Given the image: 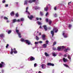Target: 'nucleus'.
<instances>
[{
  "label": "nucleus",
  "mask_w": 73,
  "mask_h": 73,
  "mask_svg": "<svg viewBox=\"0 0 73 73\" xmlns=\"http://www.w3.org/2000/svg\"><path fill=\"white\" fill-rule=\"evenodd\" d=\"M49 15V13L48 12H47L46 14V16H47L48 15Z\"/></svg>",
  "instance_id": "c03bdc74"
},
{
  "label": "nucleus",
  "mask_w": 73,
  "mask_h": 73,
  "mask_svg": "<svg viewBox=\"0 0 73 73\" xmlns=\"http://www.w3.org/2000/svg\"><path fill=\"white\" fill-rule=\"evenodd\" d=\"M28 17L30 19V20H32V19L33 18V16L32 15H31L30 17H29V15H28Z\"/></svg>",
  "instance_id": "20e7f679"
},
{
  "label": "nucleus",
  "mask_w": 73,
  "mask_h": 73,
  "mask_svg": "<svg viewBox=\"0 0 73 73\" xmlns=\"http://www.w3.org/2000/svg\"><path fill=\"white\" fill-rule=\"evenodd\" d=\"M10 15L11 16H14L15 15V13H14V12L12 11L10 13Z\"/></svg>",
  "instance_id": "4468645a"
},
{
  "label": "nucleus",
  "mask_w": 73,
  "mask_h": 73,
  "mask_svg": "<svg viewBox=\"0 0 73 73\" xmlns=\"http://www.w3.org/2000/svg\"><path fill=\"white\" fill-rule=\"evenodd\" d=\"M45 35H42V39H43V40H45Z\"/></svg>",
  "instance_id": "2eb2a0df"
},
{
  "label": "nucleus",
  "mask_w": 73,
  "mask_h": 73,
  "mask_svg": "<svg viewBox=\"0 0 73 73\" xmlns=\"http://www.w3.org/2000/svg\"><path fill=\"white\" fill-rule=\"evenodd\" d=\"M2 3H5V0H3Z\"/></svg>",
  "instance_id": "a19ab883"
},
{
  "label": "nucleus",
  "mask_w": 73,
  "mask_h": 73,
  "mask_svg": "<svg viewBox=\"0 0 73 73\" xmlns=\"http://www.w3.org/2000/svg\"><path fill=\"white\" fill-rule=\"evenodd\" d=\"M0 37H4V34H2L0 35Z\"/></svg>",
  "instance_id": "4be33fe9"
},
{
  "label": "nucleus",
  "mask_w": 73,
  "mask_h": 73,
  "mask_svg": "<svg viewBox=\"0 0 73 73\" xmlns=\"http://www.w3.org/2000/svg\"><path fill=\"white\" fill-rule=\"evenodd\" d=\"M21 41L22 42H26V44H27L28 45H30L31 44V43L30 42V41L28 40H25L23 38H21Z\"/></svg>",
  "instance_id": "f257e3e1"
},
{
  "label": "nucleus",
  "mask_w": 73,
  "mask_h": 73,
  "mask_svg": "<svg viewBox=\"0 0 73 73\" xmlns=\"http://www.w3.org/2000/svg\"><path fill=\"white\" fill-rule=\"evenodd\" d=\"M51 33L52 35V37H53L54 36V31L53 30L51 31Z\"/></svg>",
  "instance_id": "0eeeda50"
},
{
  "label": "nucleus",
  "mask_w": 73,
  "mask_h": 73,
  "mask_svg": "<svg viewBox=\"0 0 73 73\" xmlns=\"http://www.w3.org/2000/svg\"><path fill=\"white\" fill-rule=\"evenodd\" d=\"M51 63H48L47 64V65L48 66H51Z\"/></svg>",
  "instance_id": "e433bc0d"
},
{
  "label": "nucleus",
  "mask_w": 73,
  "mask_h": 73,
  "mask_svg": "<svg viewBox=\"0 0 73 73\" xmlns=\"http://www.w3.org/2000/svg\"><path fill=\"white\" fill-rule=\"evenodd\" d=\"M52 20H49V22H48V24L50 25H51V24H52Z\"/></svg>",
  "instance_id": "ddd939ff"
},
{
  "label": "nucleus",
  "mask_w": 73,
  "mask_h": 73,
  "mask_svg": "<svg viewBox=\"0 0 73 73\" xmlns=\"http://www.w3.org/2000/svg\"><path fill=\"white\" fill-rule=\"evenodd\" d=\"M72 27V25H69V26H68V27H69V28H70V27Z\"/></svg>",
  "instance_id": "3c124183"
},
{
  "label": "nucleus",
  "mask_w": 73,
  "mask_h": 73,
  "mask_svg": "<svg viewBox=\"0 0 73 73\" xmlns=\"http://www.w3.org/2000/svg\"><path fill=\"white\" fill-rule=\"evenodd\" d=\"M67 50H70V49L69 48H67Z\"/></svg>",
  "instance_id": "bf43d9fd"
},
{
  "label": "nucleus",
  "mask_w": 73,
  "mask_h": 73,
  "mask_svg": "<svg viewBox=\"0 0 73 73\" xmlns=\"http://www.w3.org/2000/svg\"><path fill=\"white\" fill-rule=\"evenodd\" d=\"M5 7H8V4H7L5 5Z\"/></svg>",
  "instance_id": "09e8293b"
},
{
  "label": "nucleus",
  "mask_w": 73,
  "mask_h": 73,
  "mask_svg": "<svg viewBox=\"0 0 73 73\" xmlns=\"http://www.w3.org/2000/svg\"><path fill=\"white\" fill-rule=\"evenodd\" d=\"M62 48L63 49H64V48H65V47H64V46H62Z\"/></svg>",
  "instance_id": "680f3d73"
},
{
  "label": "nucleus",
  "mask_w": 73,
  "mask_h": 73,
  "mask_svg": "<svg viewBox=\"0 0 73 73\" xmlns=\"http://www.w3.org/2000/svg\"><path fill=\"white\" fill-rule=\"evenodd\" d=\"M20 20L21 21H24V19L23 18H21Z\"/></svg>",
  "instance_id": "ea45409f"
},
{
  "label": "nucleus",
  "mask_w": 73,
  "mask_h": 73,
  "mask_svg": "<svg viewBox=\"0 0 73 73\" xmlns=\"http://www.w3.org/2000/svg\"><path fill=\"white\" fill-rule=\"evenodd\" d=\"M26 11H25V12L26 13H28V15H30V13H29V12L28 11V7H27L26 8Z\"/></svg>",
  "instance_id": "6e6552de"
},
{
  "label": "nucleus",
  "mask_w": 73,
  "mask_h": 73,
  "mask_svg": "<svg viewBox=\"0 0 73 73\" xmlns=\"http://www.w3.org/2000/svg\"><path fill=\"white\" fill-rule=\"evenodd\" d=\"M54 9L55 11H56V10H57V7H54Z\"/></svg>",
  "instance_id": "37998d69"
},
{
  "label": "nucleus",
  "mask_w": 73,
  "mask_h": 73,
  "mask_svg": "<svg viewBox=\"0 0 73 73\" xmlns=\"http://www.w3.org/2000/svg\"><path fill=\"white\" fill-rule=\"evenodd\" d=\"M54 64H52L51 63V66H54Z\"/></svg>",
  "instance_id": "79ce46f5"
},
{
  "label": "nucleus",
  "mask_w": 73,
  "mask_h": 73,
  "mask_svg": "<svg viewBox=\"0 0 73 73\" xmlns=\"http://www.w3.org/2000/svg\"><path fill=\"white\" fill-rule=\"evenodd\" d=\"M36 19L37 20H39V18L38 17L36 18Z\"/></svg>",
  "instance_id": "4d7b16f0"
},
{
  "label": "nucleus",
  "mask_w": 73,
  "mask_h": 73,
  "mask_svg": "<svg viewBox=\"0 0 73 73\" xmlns=\"http://www.w3.org/2000/svg\"><path fill=\"white\" fill-rule=\"evenodd\" d=\"M15 16H16L17 17H19V14L18 13H17L15 14Z\"/></svg>",
  "instance_id": "c756f323"
},
{
  "label": "nucleus",
  "mask_w": 73,
  "mask_h": 73,
  "mask_svg": "<svg viewBox=\"0 0 73 73\" xmlns=\"http://www.w3.org/2000/svg\"><path fill=\"white\" fill-rule=\"evenodd\" d=\"M68 58L69 59H70V55H68Z\"/></svg>",
  "instance_id": "58836bf2"
},
{
  "label": "nucleus",
  "mask_w": 73,
  "mask_h": 73,
  "mask_svg": "<svg viewBox=\"0 0 73 73\" xmlns=\"http://www.w3.org/2000/svg\"><path fill=\"white\" fill-rule=\"evenodd\" d=\"M52 55L54 56V57H56V56H57V55L56 54V53L54 52L53 53H52Z\"/></svg>",
  "instance_id": "aec40b11"
},
{
  "label": "nucleus",
  "mask_w": 73,
  "mask_h": 73,
  "mask_svg": "<svg viewBox=\"0 0 73 73\" xmlns=\"http://www.w3.org/2000/svg\"><path fill=\"white\" fill-rule=\"evenodd\" d=\"M40 8L39 7H36L35 8V9H39Z\"/></svg>",
  "instance_id": "7c9ffc66"
},
{
  "label": "nucleus",
  "mask_w": 73,
  "mask_h": 73,
  "mask_svg": "<svg viewBox=\"0 0 73 73\" xmlns=\"http://www.w3.org/2000/svg\"><path fill=\"white\" fill-rule=\"evenodd\" d=\"M48 9V7H46V8H44V10L45 11H47Z\"/></svg>",
  "instance_id": "a211bd4d"
},
{
  "label": "nucleus",
  "mask_w": 73,
  "mask_h": 73,
  "mask_svg": "<svg viewBox=\"0 0 73 73\" xmlns=\"http://www.w3.org/2000/svg\"><path fill=\"white\" fill-rule=\"evenodd\" d=\"M37 65V64L36 63H35L34 64V67H36V66H36V65Z\"/></svg>",
  "instance_id": "8fccbe9b"
},
{
  "label": "nucleus",
  "mask_w": 73,
  "mask_h": 73,
  "mask_svg": "<svg viewBox=\"0 0 73 73\" xmlns=\"http://www.w3.org/2000/svg\"><path fill=\"white\" fill-rule=\"evenodd\" d=\"M39 28L40 29H42V28L41 27V26H40L39 27Z\"/></svg>",
  "instance_id": "69168bd1"
},
{
  "label": "nucleus",
  "mask_w": 73,
  "mask_h": 73,
  "mask_svg": "<svg viewBox=\"0 0 73 73\" xmlns=\"http://www.w3.org/2000/svg\"><path fill=\"white\" fill-rule=\"evenodd\" d=\"M35 58H33L32 56H31L30 57L31 61H35Z\"/></svg>",
  "instance_id": "39448f33"
},
{
  "label": "nucleus",
  "mask_w": 73,
  "mask_h": 73,
  "mask_svg": "<svg viewBox=\"0 0 73 73\" xmlns=\"http://www.w3.org/2000/svg\"><path fill=\"white\" fill-rule=\"evenodd\" d=\"M38 42H35V44H38Z\"/></svg>",
  "instance_id": "49530a36"
},
{
  "label": "nucleus",
  "mask_w": 73,
  "mask_h": 73,
  "mask_svg": "<svg viewBox=\"0 0 73 73\" xmlns=\"http://www.w3.org/2000/svg\"><path fill=\"white\" fill-rule=\"evenodd\" d=\"M36 40L37 41H38V40H39V38H38V36H36Z\"/></svg>",
  "instance_id": "393cba45"
},
{
  "label": "nucleus",
  "mask_w": 73,
  "mask_h": 73,
  "mask_svg": "<svg viewBox=\"0 0 73 73\" xmlns=\"http://www.w3.org/2000/svg\"><path fill=\"white\" fill-rule=\"evenodd\" d=\"M61 49V48L60 47H58L57 48V50H58V51H60Z\"/></svg>",
  "instance_id": "dca6fc26"
},
{
  "label": "nucleus",
  "mask_w": 73,
  "mask_h": 73,
  "mask_svg": "<svg viewBox=\"0 0 73 73\" xmlns=\"http://www.w3.org/2000/svg\"><path fill=\"white\" fill-rule=\"evenodd\" d=\"M17 28H18V27H17L16 28V32H17V34H18L19 38H21V33L19 32V30H17Z\"/></svg>",
  "instance_id": "f03ea898"
},
{
  "label": "nucleus",
  "mask_w": 73,
  "mask_h": 73,
  "mask_svg": "<svg viewBox=\"0 0 73 73\" xmlns=\"http://www.w3.org/2000/svg\"><path fill=\"white\" fill-rule=\"evenodd\" d=\"M47 45L46 44H43V47H44V48H46L47 46V45Z\"/></svg>",
  "instance_id": "5701e85b"
},
{
  "label": "nucleus",
  "mask_w": 73,
  "mask_h": 73,
  "mask_svg": "<svg viewBox=\"0 0 73 73\" xmlns=\"http://www.w3.org/2000/svg\"><path fill=\"white\" fill-rule=\"evenodd\" d=\"M1 64L0 63V68H1L3 66V65H4V63L3 62H1Z\"/></svg>",
  "instance_id": "9d476101"
},
{
  "label": "nucleus",
  "mask_w": 73,
  "mask_h": 73,
  "mask_svg": "<svg viewBox=\"0 0 73 73\" xmlns=\"http://www.w3.org/2000/svg\"><path fill=\"white\" fill-rule=\"evenodd\" d=\"M39 20H42V19H41V18H39Z\"/></svg>",
  "instance_id": "774afa93"
},
{
  "label": "nucleus",
  "mask_w": 73,
  "mask_h": 73,
  "mask_svg": "<svg viewBox=\"0 0 73 73\" xmlns=\"http://www.w3.org/2000/svg\"><path fill=\"white\" fill-rule=\"evenodd\" d=\"M37 24H38L39 25H41V23L39 21H38L37 22Z\"/></svg>",
  "instance_id": "412c9836"
},
{
  "label": "nucleus",
  "mask_w": 73,
  "mask_h": 73,
  "mask_svg": "<svg viewBox=\"0 0 73 73\" xmlns=\"http://www.w3.org/2000/svg\"><path fill=\"white\" fill-rule=\"evenodd\" d=\"M46 23H48V21H49V20H48V19L46 18Z\"/></svg>",
  "instance_id": "2f4dec72"
},
{
  "label": "nucleus",
  "mask_w": 73,
  "mask_h": 73,
  "mask_svg": "<svg viewBox=\"0 0 73 73\" xmlns=\"http://www.w3.org/2000/svg\"><path fill=\"white\" fill-rule=\"evenodd\" d=\"M52 49L53 50H57V49H56V47H53L52 48Z\"/></svg>",
  "instance_id": "a878e982"
},
{
  "label": "nucleus",
  "mask_w": 73,
  "mask_h": 73,
  "mask_svg": "<svg viewBox=\"0 0 73 73\" xmlns=\"http://www.w3.org/2000/svg\"><path fill=\"white\" fill-rule=\"evenodd\" d=\"M44 66H45V65L44 64H42L41 66H42V69H44Z\"/></svg>",
  "instance_id": "b1692460"
},
{
  "label": "nucleus",
  "mask_w": 73,
  "mask_h": 73,
  "mask_svg": "<svg viewBox=\"0 0 73 73\" xmlns=\"http://www.w3.org/2000/svg\"><path fill=\"white\" fill-rule=\"evenodd\" d=\"M39 35H41V33H40L39 34Z\"/></svg>",
  "instance_id": "0e129e2a"
},
{
  "label": "nucleus",
  "mask_w": 73,
  "mask_h": 73,
  "mask_svg": "<svg viewBox=\"0 0 73 73\" xmlns=\"http://www.w3.org/2000/svg\"><path fill=\"white\" fill-rule=\"evenodd\" d=\"M72 3V1H70V2H69L68 3V5H69V4H70V3Z\"/></svg>",
  "instance_id": "6e6d98bb"
},
{
  "label": "nucleus",
  "mask_w": 73,
  "mask_h": 73,
  "mask_svg": "<svg viewBox=\"0 0 73 73\" xmlns=\"http://www.w3.org/2000/svg\"><path fill=\"white\" fill-rule=\"evenodd\" d=\"M38 73H41V72L40 71H39L38 72Z\"/></svg>",
  "instance_id": "338daca9"
},
{
  "label": "nucleus",
  "mask_w": 73,
  "mask_h": 73,
  "mask_svg": "<svg viewBox=\"0 0 73 73\" xmlns=\"http://www.w3.org/2000/svg\"><path fill=\"white\" fill-rule=\"evenodd\" d=\"M15 22H17V20L16 19H14L13 20V23H15Z\"/></svg>",
  "instance_id": "6ab92c4d"
},
{
  "label": "nucleus",
  "mask_w": 73,
  "mask_h": 73,
  "mask_svg": "<svg viewBox=\"0 0 73 73\" xmlns=\"http://www.w3.org/2000/svg\"><path fill=\"white\" fill-rule=\"evenodd\" d=\"M28 0H26L25 1L24 5H27L28 4Z\"/></svg>",
  "instance_id": "f8f14e48"
},
{
  "label": "nucleus",
  "mask_w": 73,
  "mask_h": 73,
  "mask_svg": "<svg viewBox=\"0 0 73 73\" xmlns=\"http://www.w3.org/2000/svg\"><path fill=\"white\" fill-rule=\"evenodd\" d=\"M54 17H57V15L56 14H55L54 15Z\"/></svg>",
  "instance_id": "603ef678"
},
{
  "label": "nucleus",
  "mask_w": 73,
  "mask_h": 73,
  "mask_svg": "<svg viewBox=\"0 0 73 73\" xmlns=\"http://www.w3.org/2000/svg\"><path fill=\"white\" fill-rule=\"evenodd\" d=\"M17 22H20V19H18L17 20Z\"/></svg>",
  "instance_id": "5fc2aeb1"
},
{
  "label": "nucleus",
  "mask_w": 73,
  "mask_h": 73,
  "mask_svg": "<svg viewBox=\"0 0 73 73\" xmlns=\"http://www.w3.org/2000/svg\"><path fill=\"white\" fill-rule=\"evenodd\" d=\"M13 52L14 54H16L17 53V51L16 50H14L13 51Z\"/></svg>",
  "instance_id": "cd10ccee"
},
{
  "label": "nucleus",
  "mask_w": 73,
  "mask_h": 73,
  "mask_svg": "<svg viewBox=\"0 0 73 73\" xmlns=\"http://www.w3.org/2000/svg\"><path fill=\"white\" fill-rule=\"evenodd\" d=\"M56 42H53V45H52V46H54V45H56Z\"/></svg>",
  "instance_id": "c9c22d12"
},
{
  "label": "nucleus",
  "mask_w": 73,
  "mask_h": 73,
  "mask_svg": "<svg viewBox=\"0 0 73 73\" xmlns=\"http://www.w3.org/2000/svg\"><path fill=\"white\" fill-rule=\"evenodd\" d=\"M11 32H12V31H11V30H9L8 32V34H10V33H11Z\"/></svg>",
  "instance_id": "473e14b6"
},
{
  "label": "nucleus",
  "mask_w": 73,
  "mask_h": 73,
  "mask_svg": "<svg viewBox=\"0 0 73 73\" xmlns=\"http://www.w3.org/2000/svg\"><path fill=\"white\" fill-rule=\"evenodd\" d=\"M64 51L65 52H68V50L67 49H66L64 50Z\"/></svg>",
  "instance_id": "4c0bfd02"
},
{
  "label": "nucleus",
  "mask_w": 73,
  "mask_h": 73,
  "mask_svg": "<svg viewBox=\"0 0 73 73\" xmlns=\"http://www.w3.org/2000/svg\"><path fill=\"white\" fill-rule=\"evenodd\" d=\"M40 14L41 16H44V13L43 12L41 11L40 12Z\"/></svg>",
  "instance_id": "f3484780"
},
{
  "label": "nucleus",
  "mask_w": 73,
  "mask_h": 73,
  "mask_svg": "<svg viewBox=\"0 0 73 73\" xmlns=\"http://www.w3.org/2000/svg\"><path fill=\"white\" fill-rule=\"evenodd\" d=\"M64 35H65V33H63L62 34L63 36H64V38H66V37H68V35L67 34Z\"/></svg>",
  "instance_id": "1a4fd4ad"
},
{
  "label": "nucleus",
  "mask_w": 73,
  "mask_h": 73,
  "mask_svg": "<svg viewBox=\"0 0 73 73\" xmlns=\"http://www.w3.org/2000/svg\"><path fill=\"white\" fill-rule=\"evenodd\" d=\"M64 66H66V67H68V68H69V66H68V65L67 64H64Z\"/></svg>",
  "instance_id": "bb28decb"
},
{
  "label": "nucleus",
  "mask_w": 73,
  "mask_h": 73,
  "mask_svg": "<svg viewBox=\"0 0 73 73\" xmlns=\"http://www.w3.org/2000/svg\"><path fill=\"white\" fill-rule=\"evenodd\" d=\"M13 51H11L10 52V53L11 54H13Z\"/></svg>",
  "instance_id": "052dcab7"
},
{
  "label": "nucleus",
  "mask_w": 73,
  "mask_h": 73,
  "mask_svg": "<svg viewBox=\"0 0 73 73\" xmlns=\"http://www.w3.org/2000/svg\"><path fill=\"white\" fill-rule=\"evenodd\" d=\"M64 56L66 57H67V56L66 55V54H65L64 55Z\"/></svg>",
  "instance_id": "13d9d810"
},
{
  "label": "nucleus",
  "mask_w": 73,
  "mask_h": 73,
  "mask_svg": "<svg viewBox=\"0 0 73 73\" xmlns=\"http://www.w3.org/2000/svg\"><path fill=\"white\" fill-rule=\"evenodd\" d=\"M39 43H40V44H42V42L41 41H39Z\"/></svg>",
  "instance_id": "de8ad7c7"
},
{
  "label": "nucleus",
  "mask_w": 73,
  "mask_h": 73,
  "mask_svg": "<svg viewBox=\"0 0 73 73\" xmlns=\"http://www.w3.org/2000/svg\"><path fill=\"white\" fill-rule=\"evenodd\" d=\"M53 31H54L55 33H57V32H58V29L57 28H56V27H54L53 29Z\"/></svg>",
  "instance_id": "7ed1b4c3"
},
{
  "label": "nucleus",
  "mask_w": 73,
  "mask_h": 73,
  "mask_svg": "<svg viewBox=\"0 0 73 73\" xmlns=\"http://www.w3.org/2000/svg\"><path fill=\"white\" fill-rule=\"evenodd\" d=\"M44 54L45 55V56H49V55H48V53L46 52H45L44 53Z\"/></svg>",
  "instance_id": "c85d7f7f"
},
{
  "label": "nucleus",
  "mask_w": 73,
  "mask_h": 73,
  "mask_svg": "<svg viewBox=\"0 0 73 73\" xmlns=\"http://www.w3.org/2000/svg\"><path fill=\"white\" fill-rule=\"evenodd\" d=\"M48 40H46V44H48Z\"/></svg>",
  "instance_id": "a18cd8bd"
},
{
  "label": "nucleus",
  "mask_w": 73,
  "mask_h": 73,
  "mask_svg": "<svg viewBox=\"0 0 73 73\" xmlns=\"http://www.w3.org/2000/svg\"><path fill=\"white\" fill-rule=\"evenodd\" d=\"M63 60L64 62H66L68 61V60L64 58H63Z\"/></svg>",
  "instance_id": "9b49d317"
},
{
  "label": "nucleus",
  "mask_w": 73,
  "mask_h": 73,
  "mask_svg": "<svg viewBox=\"0 0 73 73\" xmlns=\"http://www.w3.org/2000/svg\"><path fill=\"white\" fill-rule=\"evenodd\" d=\"M42 27H43V28H44V29H45L46 31H47V30L48 29H47V27H46V25H43L42 26Z\"/></svg>",
  "instance_id": "423d86ee"
},
{
  "label": "nucleus",
  "mask_w": 73,
  "mask_h": 73,
  "mask_svg": "<svg viewBox=\"0 0 73 73\" xmlns=\"http://www.w3.org/2000/svg\"><path fill=\"white\" fill-rule=\"evenodd\" d=\"M4 19L5 20H8V18H7V17H4Z\"/></svg>",
  "instance_id": "f704fd0d"
},
{
  "label": "nucleus",
  "mask_w": 73,
  "mask_h": 73,
  "mask_svg": "<svg viewBox=\"0 0 73 73\" xmlns=\"http://www.w3.org/2000/svg\"><path fill=\"white\" fill-rule=\"evenodd\" d=\"M29 3H33L32 0H30L29 1Z\"/></svg>",
  "instance_id": "72a5a7b5"
},
{
  "label": "nucleus",
  "mask_w": 73,
  "mask_h": 73,
  "mask_svg": "<svg viewBox=\"0 0 73 73\" xmlns=\"http://www.w3.org/2000/svg\"><path fill=\"white\" fill-rule=\"evenodd\" d=\"M8 46H9V44H7V45L6 46V48H8Z\"/></svg>",
  "instance_id": "864d4df0"
},
{
  "label": "nucleus",
  "mask_w": 73,
  "mask_h": 73,
  "mask_svg": "<svg viewBox=\"0 0 73 73\" xmlns=\"http://www.w3.org/2000/svg\"><path fill=\"white\" fill-rule=\"evenodd\" d=\"M32 2H35L36 1V0H32Z\"/></svg>",
  "instance_id": "e2e57ef3"
}]
</instances>
